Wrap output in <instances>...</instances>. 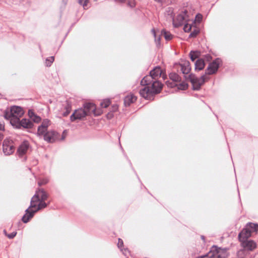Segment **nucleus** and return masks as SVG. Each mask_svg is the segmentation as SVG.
Here are the masks:
<instances>
[{
  "instance_id": "35",
  "label": "nucleus",
  "mask_w": 258,
  "mask_h": 258,
  "mask_svg": "<svg viewBox=\"0 0 258 258\" xmlns=\"http://www.w3.org/2000/svg\"><path fill=\"white\" fill-rule=\"evenodd\" d=\"M89 0H79V4L83 6V8L86 9L87 8Z\"/></svg>"
},
{
  "instance_id": "3",
  "label": "nucleus",
  "mask_w": 258,
  "mask_h": 258,
  "mask_svg": "<svg viewBox=\"0 0 258 258\" xmlns=\"http://www.w3.org/2000/svg\"><path fill=\"white\" fill-rule=\"evenodd\" d=\"M48 198V195L43 188H38L34 195L31 198L30 208H36V203L38 201H45Z\"/></svg>"
},
{
  "instance_id": "22",
  "label": "nucleus",
  "mask_w": 258,
  "mask_h": 258,
  "mask_svg": "<svg viewBox=\"0 0 258 258\" xmlns=\"http://www.w3.org/2000/svg\"><path fill=\"white\" fill-rule=\"evenodd\" d=\"M62 106L65 111L62 113V115L63 116L66 117L71 112L72 110V105L68 101H66Z\"/></svg>"
},
{
  "instance_id": "16",
  "label": "nucleus",
  "mask_w": 258,
  "mask_h": 258,
  "mask_svg": "<svg viewBox=\"0 0 258 258\" xmlns=\"http://www.w3.org/2000/svg\"><path fill=\"white\" fill-rule=\"evenodd\" d=\"M11 112H12L14 117H18L20 118L23 114L24 111L22 107L18 106H13L11 107Z\"/></svg>"
},
{
  "instance_id": "10",
  "label": "nucleus",
  "mask_w": 258,
  "mask_h": 258,
  "mask_svg": "<svg viewBox=\"0 0 258 258\" xmlns=\"http://www.w3.org/2000/svg\"><path fill=\"white\" fill-rule=\"evenodd\" d=\"M87 115L85 110H84V109L81 108L75 111L71 115L70 120L71 121L73 122L77 119H82Z\"/></svg>"
},
{
  "instance_id": "36",
  "label": "nucleus",
  "mask_w": 258,
  "mask_h": 258,
  "mask_svg": "<svg viewBox=\"0 0 258 258\" xmlns=\"http://www.w3.org/2000/svg\"><path fill=\"white\" fill-rule=\"evenodd\" d=\"M203 19V16L201 14H198L196 16L195 21L200 23Z\"/></svg>"
},
{
  "instance_id": "5",
  "label": "nucleus",
  "mask_w": 258,
  "mask_h": 258,
  "mask_svg": "<svg viewBox=\"0 0 258 258\" xmlns=\"http://www.w3.org/2000/svg\"><path fill=\"white\" fill-rule=\"evenodd\" d=\"M189 18L188 11L184 10L178 14L176 18L173 20V25L175 28H178L183 24L184 21H187Z\"/></svg>"
},
{
  "instance_id": "31",
  "label": "nucleus",
  "mask_w": 258,
  "mask_h": 258,
  "mask_svg": "<svg viewBox=\"0 0 258 258\" xmlns=\"http://www.w3.org/2000/svg\"><path fill=\"white\" fill-rule=\"evenodd\" d=\"M54 60V56L48 57L46 59L45 64L47 67H50L52 63Z\"/></svg>"
},
{
  "instance_id": "38",
  "label": "nucleus",
  "mask_w": 258,
  "mask_h": 258,
  "mask_svg": "<svg viewBox=\"0 0 258 258\" xmlns=\"http://www.w3.org/2000/svg\"><path fill=\"white\" fill-rule=\"evenodd\" d=\"M33 122L39 123L40 122L41 118L40 116H37L36 114L31 119Z\"/></svg>"
},
{
  "instance_id": "28",
  "label": "nucleus",
  "mask_w": 258,
  "mask_h": 258,
  "mask_svg": "<svg viewBox=\"0 0 258 258\" xmlns=\"http://www.w3.org/2000/svg\"><path fill=\"white\" fill-rule=\"evenodd\" d=\"M199 52L198 51H191L189 53L190 58L194 61L199 56Z\"/></svg>"
},
{
  "instance_id": "53",
  "label": "nucleus",
  "mask_w": 258,
  "mask_h": 258,
  "mask_svg": "<svg viewBox=\"0 0 258 258\" xmlns=\"http://www.w3.org/2000/svg\"><path fill=\"white\" fill-rule=\"evenodd\" d=\"M160 37H159L158 38V40L159 41V40H160Z\"/></svg>"
},
{
  "instance_id": "4",
  "label": "nucleus",
  "mask_w": 258,
  "mask_h": 258,
  "mask_svg": "<svg viewBox=\"0 0 258 258\" xmlns=\"http://www.w3.org/2000/svg\"><path fill=\"white\" fill-rule=\"evenodd\" d=\"M12 121L14 124V126L17 128H21L22 127L25 128H31L33 126V123L27 118L20 120L18 117L15 118Z\"/></svg>"
},
{
  "instance_id": "8",
  "label": "nucleus",
  "mask_w": 258,
  "mask_h": 258,
  "mask_svg": "<svg viewBox=\"0 0 258 258\" xmlns=\"http://www.w3.org/2000/svg\"><path fill=\"white\" fill-rule=\"evenodd\" d=\"M59 135L54 131H48L43 136L44 141L48 143H52L55 142L59 138Z\"/></svg>"
},
{
  "instance_id": "55",
  "label": "nucleus",
  "mask_w": 258,
  "mask_h": 258,
  "mask_svg": "<svg viewBox=\"0 0 258 258\" xmlns=\"http://www.w3.org/2000/svg\"><path fill=\"white\" fill-rule=\"evenodd\" d=\"M97 0H94V1H97Z\"/></svg>"
},
{
  "instance_id": "25",
  "label": "nucleus",
  "mask_w": 258,
  "mask_h": 258,
  "mask_svg": "<svg viewBox=\"0 0 258 258\" xmlns=\"http://www.w3.org/2000/svg\"><path fill=\"white\" fill-rule=\"evenodd\" d=\"M246 226L249 229L251 233L258 232V224L253 223H248Z\"/></svg>"
},
{
  "instance_id": "19",
  "label": "nucleus",
  "mask_w": 258,
  "mask_h": 258,
  "mask_svg": "<svg viewBox=\"0 0 258 258\" xmlns=\"http://www.w3.org/2000/svg\"><path fill=\"white\" fill-rule=\"evenodd\" d=\"M155 79L150 75H147L144 77L141 81V85L142 86H148L150 84L152 85V82H154Z\"/></svg>"
},
{
  "instance_id": "1",
  "label": "nucleus",
  "mask_w": 258,
  "mask_h": 258,
  "mask_svg": "<svg viewBox=\"0 0 258 258\" xmlns=\"http://www.w3.org/2000/svg\"><path fill=\"white\" fill-rule=\"evenodd\" d=\"M222 63V60L220 58H216L211 62L207 67L205 74L202 75L200 78L197 77L195 75L190 74L188 75L187 79L190 82L192 86V89L194 90H199L201 89L206 79V75H213L216 74L220 65Z\"/></svg>"
},
{
  "instance_id": "29",
  "label": "nucleus",
  "mask_w": 258,
  "mask_h": 258,
  "mask_svg": "<svg viewBox=\"0 0 258 258\" xmlns=\"http://www.w3.org/2000/svg\"><path fill=\"white\" fill-rule=\"evenodd\" d=\"M176 86L179 90H185L188 87V84L184 82H182Z\"/></svg>"
},
{
  "instance_id": "42",
  "label": "nucleus",
  "mask_w": 258,
  "mask_h": 258,
  "mask_svg": "<svg viewBox=\"0 0 258 258\" xmlns=\"http://www.w3.org/2000/svg\"><path fill=\"white\" fill-rule=\"evenodd\" d=\"M127 5L131 8H133L136 6V3L134 1H130L127 3Z\"/></svg>"
},
{
  "instance_id": "12",
  "label": "nucleus",
  "mask_w": 258,
  "mask_h": 258,
  "mask_svg": "<svg viewBox=\"0 0 258 258\" xmlns=\"http://www.w3.org/2000/svg\"><path fill=\"white\" fill-rule=\"evenodd\" d=\"M162 87L163 85L161 82L157 80H155L154 82H152L151 89H152V92L155 95L160 92Z\"/></svg>"
},
{
  "instance_id": "50",
  "label": "nucleus",
  "mask_w": 258,
  "mask_h": 258,
  "mask_svg": "<svg viewBox=\"0 0 258 258\" xmlns=\"http://www.w3.org/2000/svg\"><path fill=\"white\" fill-rule=\"evenodd\" d=\"M201 239L204 241V242H205V237L204 236L202 235L201 236Z\"/></svg>"
},
{
  "instance_id": "9",
  "label": "nucleus",
  "mask_w": 258,
  "mask_h": 258,
  "mask_svg": "<svg viewBox=\"0 0 258 258\" xmlns=\"http://www.w3.org/2000/svg\"><path fill=\"white\" fill-rule=\"evenodd\" d=\"M239 241L245 250L252 251L256 247V243L252 240L242 239L239 240Z\"/></svg>"
},
{
  "instance_id": "21",
  "label": "nucleus",
  "mask_w": 258,
  "mask_h": 258,
  "mask_svg": "<svg viewBox=\"0 0 258 258\" xmlns=\"http://www.w3.org/2000/svg\"><path fill=\"white\" fill-rule=\"evenodd\" d=\"M195 69L197 71H200L204 69L205 66V62L202 58H199L195 62Z\"/></svg>"
},
{
  "instance_id": "34",
  "label": "nucleus",
  "mask_w": 258,
  "mask_h": 258,
  "mask_svg": "<svg viewBox=\"0 0 258 258\" xmlns=\"http://www.w3.org/2000/svg\"><path fill=\"white\" fill-rule=\"evenodd\" d=\"M192 26V24H188V23L185 24L183 27L184 31L189 32L191 30Z\"/></svg>"
},
{
  "instance_id": "40",
  "label": "nucleus",
  "mask_w": 258,
  "mask_h": 258,
  "mask_svg": "<svg viewBox=\"0 0 258 258\" xmlns=\"http://www.w3.org/2000/svg\"><path fill=\"white\" fill-rule=\"evenodd\" d=\"M123 245V240L120 238H118L117 246H118V248H119L121 251L123 250V249L121 248V247Z\"/></svg>"
},
{
  "instance_id": "7",
  "label": "nucleus",
  "mask_w": 258,
  "mask_h": 258,
  "mask_svg": "<svg viewBox=\"0 0 258 258\" xmlns=\"http://www.w3.org/2000/svg\"><path fill=\"white\" fill-rule=\"evenodd\" d=\"M221 249L216 245H213L207 253L199 256L196 258H222L220 255Z\"/></svg>"
},
{
  "instance_id": "23",
  "label": "nucleus",
  "mask_w": 258,
  "mask_h": 258,
  "mask_svg": "<svg viewBox=\"0 0 258 258\" xmlns=\"http://www.w3.org/2000/svg\"><path fill=\"white\" fill-rule=\"evenodd\" d=\"M4 116L6 119L10 120L11 124L14 126V124L13 123L12 120H14L16 117H14L12 112H11V109L10 110L8 109L5 111Z\"/></svg>"
},
{
  "instance_id": "6",
  "label": "nucleus",
  "mask_w": 258,
  "mask_h": 258,
  "mask_svg": "<svg viewBox=\"0 0 258 258\" xmlns=\"http://www.w3.org/2000/svg\"><path fill=\"white\" fill-rule=\"evenodd\" d=\"M15 150V144L12 140L6 139L3 143V150L5 155L13 154Z\"/></svg>"
},
{
  "instance_id": "52",
  "label": "nucleus",
  "mask_w": 258,
  "mask_h": 258,
  "mask_svg": "<svg viewBox=\"0 0 258 258\" xmlns=\"http://www.w3.org/2000/svg\"><path fill=\"white\" fill-rule=\"evenodd\" d=\"M64 138H65V137H64V136H62L61 140H64Z\"/></svg>"
},
{
  "instance_id": "48",
  "label": "nucleus",
  "mask_w": 258,
  "mask_h": 258,
  "mask_svg": "<svg viewBox=\"0 0 258 258\" xmlns=\"http://www.w3.org/2000/svg\"><path fill=\"white\" fill-rule=\"evenodd\" d=\"M152 32L153 33V34H154V35L155 40H156V39H157V38L156 36V33H155V30H154V29H152Z\"/></svg>"
},
{
  "instance_id": "18",
  "label": "nucleus",
  "mask_w": 258,
  "mask_h": 258,
  "mask_svg": "<svg viewBox=\"0 0 258 258\" xmlns=\"http://www.w3.org/2000/svg\"><path fill=\"white\" fill-rule=\"evenodd\" d=\"M181 67V71L182 74L184 75L188 74L190 70V63L188 61H185L184 62L180 64Z\"/></svg>"
},
{
  "instance_id": "24",
  "label": "nucleus",
  "mask_w": 258,
  "mask_h": 258,
  "mask_svg": "<svg viewBox=\"0 0 258 258\" xmlns=\"http://www.w3.org/2000/svg\"><path fill=\"white\" fill-rule=\"evenodd\" d=\"M169 78L172 82L178 83L181 81V77L176 73L172 72L169 75Z\"/></svg>"
},
{
  "instance_id": "2",
  "label": "nucleus",
  "mask_w": 258,
  "mask_h": 258,
  "mask_svg": "<svg viewBox=\"0 0 258 258\" xmlns=\"http://www.w3.org/2000/svg\"><path fill=\"white\" fill-rule=\"evenodd\" d=\"M39 203L36 204V208H30V206L25 210V214L22 218V221L24 223H27L29 220L33 217L35 213L39 210L46 208L48 204L45 202V201H38Z\"/></svg>"
},
{
  "instance_id": "45",
  "label": "nucleus",
  "mask_w": 258,
  "mask_h": 258,
  "mask_svg": "<svg viewBox=\"0 0 258 258\" xmlns=\"http://www.w3.org/2000/svg\"><path fill=\"white\" fill-rule=\"evenodd\" d=\"M5 130V125L3 121H0V131Z\"/></svg>"
},
{
  "instance_id": "30",
  "label": "nucleus",
  "mask_w": 258,
  "mask_h": 258,
  "mask_svg": "<svg viewBox=\"0 0 258 258\" xmlns=\"http://www.w3.org/2000/svg\"><path fill=\"white\" fill-rule=\"evenodd\" d=\"M110 104V101L108 99L103 100L101 103L100 105L102 108H107Z\"/></svg>"
},
{
  "instance_id": "20",
  "label": "nucleus",
  "mask_w": 258,
  "mask_h": 258,
  "mask_svg": "<svg viewBox=\"0 0 258 258\" xmlns=\"http://www.w3.org/2000/svg\"><path fill=\"white\" fill-rule=\"evenodd\" d=\"M137 97L133 94L127 95L124 98V104L125 106H129L132 103L135 102Z\"/></svg>"
},
{
  "instance_id": "49",
  "label": "nucleus",
  "mask_w": 258,
  "mask_h": 258,
  "mask_svg": "<svg viewBox=\"0 0 258 258\" xmlns=\"http://www.w3.org/2000/svg\"><path fill=\"white\" fill-rule=\"evenodd\" d=\"M68 0H62V3L64 4V5H66L68 3Z\"/></svg>"
},
{
  "instance_id": "47",
  "label": "nucleus",
  "mask_w": 258,
  "mask_h": 258,
  "mask_svg": "<svg viewBox=\"0 0 258 258\" xmlns=\"http://www.w3.org/2000/svg\"><path fill=\"white\" fill-rule=\"evenodd\" d=\"M118 109V106L117 105H113L112 106V111H116Z\"/></svg>"
},
{
  "instance_id": "37",
  "label": "nucleus",
  "mask_w": 258,
  "mask_h": 258,
  "mask_svg": "<svg viewBox=\"0 0 258 258\" xmlns=\"http://www.w3.org/2000/svg\"><path fill=\"white\" fill-rule=\"evenodd\" d=\"M166 85H167V86L168 87H170V88H173V87L177 86V84L175 82H171L168 81L166 82Z\"/></svg>"
},
{
  "instance_id": "27",
  "label": "nucleus",
  "mask_w": 258,
  "mask_h": 258,
  "mask_svg": "<svg viewBox=\"0 0 258 258\" xmlns=\"http://www.w3.org/2000/svg\"><path fill=\"white\" fill-rule=\"evenodd\" d=\"M162 33L164 35L165 39L167 41L171 40L173 37V35H172L169 32L166 31L165 30H163L162 31Z\"/></svg>"
},
{
  "instance_id": "41",
  "label": "nucleus",
  "mask_w": 258,
  "mask_h": 258,
  "mask_svg": "<svg viewBox=\"0 0 258 258\" xmlns=\"http://www.w3.org/2000/svg\"><path fill=\"white\" fill-rule=\"evenodd\" d=\"M16 232H13L8 234H6V236L10 239H13V238H14L16 236Z\"/></svg>"
},
{
  "instance_id": "46",
  "label": "nucleus",
  "mask_w": 258,
  "mask_h": 258,
  "mask_svg": "<svg viewBox=\"0 0 258 258\" xmlns=\"http://www.w3.org/2000/svg\"><path fill=\"white\" fill-rule=\"evenodd\" d=\"M205 57L206 59H207V60H208V61H210L212 58L211 55L209 54L205 55Z\"/></svg>"
},
{
  "instance_id": "17",
  "label": "nucleus",
  "mask_w": 258,
  "mask_h": 258,
  "mask_svg": "<svg viewBox=\"0 0 258 258\" xmlns=\"http://www.w3.org/2000/svg\"><path fill=\"white\" fill-rule=\"evenodd\" d=\"M162 74V70L159 66L155 67L150 72V75L152 76L155 80H157L159 78L161 77Z\"/></svg>"
},
{
  "instance_id": "33",
  "label": "nucleus",
  "mask_w": 258,
  "mask_h": 258,
  "mask_svg": "<svg viewBox=\"0 0 258 258\" xmlns=\"http://www.w3.org/2000/svg\"><path fill=\"white\" fill-rule=\"evenodd\" d=\"M49 124L50 120L48 119H45L43 120L40 126H41L42 127H44L47 129Z\"/></svg>"
},
{
  "instance_id": "11",
  "label": "nucleus",
  "mask_w": 258,
  "mask_h": 258,
  "mask_svg": "<svg viewBox=\"0 0 258 258\" xmlns=\"http://www.w3.org/2000/svg\"><path fill=\"white\" fill-rule=\"evenodd\" d=\"M139 93L142 97L147 100L151 99L154 95V93L152 92V89L146 86H145V87L141 89L140 90Z\"/></svg>"
},
{
  "instance_id": "54",
  "label": "nucleus",
  "mask_w": 258,
  "mask_h": 258,
  "mask_svg": "<svg viewBox=\"0 0 258 258\" xmlns=\"http://www.w3.org/2000/svg\"><path fill=\"white\" fill-rule=\"evenodd\" d=\"M4 232H5V233H6V231L4 230Z\"/></svg>"
},
{
  "instance_id": "13",
  "label": "nucleus",
  "mask_w": 258,
  "mask_h": 258,
  "mask_svg": "<svg viewBox=\"0 0 258 258\" xmlns=\"http://www.w3.org/2000/svg\"><path fill=\"white\" fill-rule=\"evenodd\" d=\"M83 109L84 110H85L88 115H90L92 113H94L95 115H98L95 113V106L94 104L92 103H86L84 104V108Z\"/></svg>"
},
{
  "instance_id": "39",
  "label": "nucleus",
  "mask_w": 258,
  "mask_h": 258,
  "mask_svg": "<svg viewBox=\"0 0 258 258\" xmlns=\"http://www.w3.org/2000/svg\"><path fill=\"white\" fill-rule=\"evenodd\" d=\"M244 250L243 249H241L239 250L237 252V256L238 258H244Z\"/></svg>"
},
{
  "instance_id": "26",
  "label": "nucleus",
  "mask_w": 258,
  "mask_h": 258,
  "mask_svg": "<svg viewBox=\"0 0 258 258\" xmlns=\"http://www.w3.org/2000/svg\"><path fill=\"white\" fill-rule=\"evenodd\" d=\"M48 131L47 129L44 127H42L41 126H39L37 128V135L39 137L43 136L45 133Z\"/></svg>"
},
{
  "instance_id": "32",
  "label": "nucleus",
  "mask_w": 258,
  "mask_h": 258,
  "mask_svg": "<svg viewBox=\"0 0 258 258\" xmlns=\"http://www.w3.org/2000/svg\"><path fill=\"white\" fill-rule=\"evenodd\" d=\"M200 30L199 29H194L189 34L188 38H195L199 34Z\"/></svg>"
},
{
  "instance_id": "44",
  "label": "nucleus",
  "mask_w": 258,
  "mask_h": 258,
  "mask_svg": "<svg viewBox=\"0 0 258 258\" xmlns=\"http://www.w3.org/2000/svg\"><path fill=\"white\" fill-rule=\"evenodd\" d=\"M48 182V179H43L38 182V184L39 186H41L42 185L46 184Z\"/></svg>"
},
{
  "instance_id": "51",
  "label": "nucleus",
  "mask_w": 258,
  "mask_h": 258,
  "mask_svg": "<svg viewBox=\"0 0 258 258\" xmlns=\"http://www.w3.org/2000/svg\"><path fill=\"white\" fill-rule=\"evenodd\" d=\"M127 251V249H124V251H123V254H124V255H126V252Z\"/></svg>"
},
{
  "instance_id": "14",
  "label": "nucleus",
  "mask_w": 258,
  "mask_h": 258,
  "mask_svg": "<svg viewBox=\"0 0 258 258\" xmlns=\"http://www.w3.org/2000/svg\"><path fill=\"white\" fill-rule=\"evenodd\" d=\"M251 232L247 227L246 226L242 230V231L238 234V239H248L251 235Z\"/></svg>"
},
{
  "instance_id": "43",
  "label": "nucleus",
  "mask_w": 258,
  "mask_h": 258,
  "mask_svg": "<svg viewBox=\"0 0 258 258\" xmlns=\"http://www.w3.org/2000/svg\"><path fill=\"white\" fill-rule=\"evenodd\" d=\"M35 115V113L32 110H29L28 115L31 119H32V118H33Z\"/></svg>"
},
{
  "instance_id": "15",
  "label": "nucleus",
  "mask_w": 258,
  "mask_h": 258,
  "mask_svg": "<svg viewBox=\"0 0 258 258\" xmlns=\"http://www.w3.org/2000/svg\"><path fill=\"white\" fill-rule=\"evenodd\" d=\"M29 148V143L27 141H24L22 142V143L20 145L18 149V153L19 155V156H22L24 154H25L28 149Z\"/></svg>"
}]
</instances>
